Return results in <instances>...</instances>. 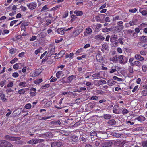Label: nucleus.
I'll return each instance as SVG.
<instances>
[{
    "instance_id": "nucleus-1",
    "label": "nucleus",
    "mask_w": 147,
    "mask_h": 147,
    "mask_svg": "<svg viewBox=\"0 0 147 147\" xmlns=\"http://www.w3.org/2000/svg\"><path fill=\"white\" fill-rule=\"evenodd\" d=\"M5 138L6 139L10 140L11 141H17L20 140L21 139L20 137H12L8 135L5 136Z\"/></svg>"
},
{
    "instance_id": "nucleus-2",
    "label": "nucleus",
    "mask_w": 147,
    "mask_h": 147,
    "mask_svg": "<svg viewBox=\"0 0 147 147\" xmlns=\"http://www.w3.org/2000/svg\"><path fill=\"white\" fill-rule=\"evenodd\" d=\"M27 6L30 9L33 10L37 6V4L36 3L32 2L29 4H27Z\"/></svg>"
},
{
    "instance_id": "nucleus-3",
    "label": "nucleus",
    "mask_w": 147,
    "mask_h": 147,
    "mask_svg": "<svg viewBox=\"0 0 147 147\" xmlns=\"http://www.w3.org/2000/svg\"><path fill=\"white\" fill-rule=\"evenodd\" d=\"M112 143L110 141L105 142L102 144L100 145V147H111Z\"/></svg>"
},
{
    "instance_id": "nucleus-4",
    "label": "nucleus",
    "mask_w": 147,
    "mask_h": 147,
    "mask_svg": "<svg viewBox=\"0 0 147 147\" xmlns=\"http://www.w3.org/2000/svg\"><path fill=\"white\" fill-rule=\"evenodd\" d=\"M97 60L100 63H102L104 60L103 58L101 56V53L99 51L96 56Z\"/></svg>"
},
{
    "instance_id": "nucleus-5",
    "label": "nucleus",
    "mask_w": 147,
    "mask_h": 147,
    "mask_svg": "<svg viewBox=\"0 0 147 147\" xmlns=\"http://www.w3.org/2000/svg\"><path fill=\"white\" fill-rule=\"evenodd\" d=\"M65 28H59L57 30V32L58 34L63 35L65 33Z\"/></svg>"
},
{
    "instance_id": "nucleus-6",
    "label": "nucleus",
    "mask_w": 147,
    "mask_h": 147,
    "mask_svg": "<svg viewBox=\"0 0 147 147\" xmlns=\"http://www.w3.org/2000/svg\"><path fill=\"white\" fill-rule=\"evenodd\" d=\"M117 38V36L115 34L112 35L110 38V41L111 42H114L116 41Z\"/></svg>"
},
{
    "instance_id": "nucleus-7",
    "label": "nucleus",
    "mask_w": 147,
    "mask_h": 147,
    "mask_svg": "<svg viewBox=\"0 0 147 147\" xmlns=\"http://www.w3.org/2000/svg\"><path fill=\"white\" fill-rule=\"evenodd\" d=\"M114 143L115 145L118 146L119 145L120 146H123L125 144L123 141L120 140H117L114 142Z\"/></svg>"
},
{
    "instance_id": "nucleus-8",
    "label": "nucleus",
    "mask_w": 147,
    "mask_h": 147,
    "mask_svg": "<svg viewBox=\"0 0 147 147\" xmlns=\"http://www.w3.org/2000/svg\"><path fill=\"white\" fill-rule=\"evenodd\" d=\"M123 57V55H121L118 56V61L119 60V63L121 64H123L124 63Z\"/></svg>"
},
{
    "instance_id": "nucleus-9",
    "label": "nucleus",
    "mask_w": 147,
    "mask_h": 147,
    "mask_svg": "<svg viewBox=\"0 0 147 147\" xmlns=\"http://www.w3.org/2000/svg\"><path fill=\"white\" fill-rule=\"evenodd\" d=\"M107 83L108 85L111 86L115 84L116 82L114 81L113 79H111L108 80Z\"/></svg>"
},
{
    "instance_id": "nucleus-10",
    "label": "nucleus",
    "mask_w": 147,
    "mask_h": 147,
    "mask_svg": "<svg viewBox=\"0 0 147 147\" xmlns=\"http://www.w3.org/2000/svg\"><path fill=\"white\" fill-rule=\"evenodd\" d=\"M112 16H107L106 17H104L103 18V19L106 22H111V18H112Z\"/></svg>"
},
{
    "instance_id": "nucleus-11",
    "label": "nucleus",
    "mask_w": 147,
    "mask_h": 147,
    "mask_svg": "<svg viewBox=\"0 0 147 147\" xmlns=\"http://www.w3.org/2000/svg\"><path fill=\"white\" fill-rule=\"evenodd\" d=\"M7 141L3 140L0 141V147H5Z\"/></svg>"
},
{
    "instance_id": "nucleus-12",
    "label": "nucleus",
    "mask_w": 147,
    "mask_h": 147,
    "mask_svg": "<svg viewBox=\"0 0 147 147\" xmlns=\"http://www.w3.org/2000/svg\"><path fill=\"white\" fill-rule=\"evenodd\" d=\"M28 144H29L32 145L35 144L37 143V139H32L27 142Z\"/></svg>"
},
{
    "instance_id": "nucleus-13",
    "label": "nucleus",
    "mask_w": 147,
    "mask_h": 147,
    "mask_svg": "<svg viewBox=\"0 0 147 147\" xmlns=\"http://www.w3.org/2000/svg\"><path fill=\"white\" fill-rule=\"evenodd\" d=\"M107 123L108 124L110 125H115L116 122L114 119H112L111 120H109L108 121Z\"/></svg>"
},
{
    "instance_id": "nucleus-14",
    "label": "nucleus",
    "mask_w": 147,
    "mask_h": 147,
    "mask_svg": "<svg viewBox=\"0 0 147 147\" xmlns=\"http://www.w3.org/2000/svg\"><path fill=\"white\" fill-rule=\"evenodd\" d=\"M140 40L142 42H145L147 41V36H144L140 37Z\"/></svg>"
},
{
    "instance_id": "nucleus-15",
    "label": "nucleus",
    "mask_w": 147,
    "mask_h": 147,
    "mask_svg": "<svg viewBox=\"0 0 147 147\" xmlns=\"http://www.w3.org/2000/svg\"><path fill=\"white\" fill-rule=\"evenodd\" d=\"M136 59L138 60L143 61L144 59V58L142 57L140 54H136L135 56Z\"/></svg>"
},
{
    "instance_id": "nucleus-16",
    "label": "nucleus",
    "mask_w": 147,
    "mask_h": 147,
    "mask_svg": "<svg viewBox=\"0 0 147 147\" xmlns=\"http://www.w3.org/2000/svg\"><path fill=\"white\" fill-rule=\"evenodd\" d=\"M28 90L29 89L28 88H26L25 89H21L18 91V92L19 94H24L25 93V92Z\"/></svg>"
},
{
    "instance_id": "nucleus-17",
    "label": "nucleus",
    "mask_w": 147,
    "mask_h": 147,
    "mask_svg": "<svg viewBox=\"0 0 147 147\" xmlns=\"http://www.w3.org/2000/svg\"><path fill=\"white\" fill-rule=\"evenodd\" d=\"M71 139L72 141L74 142H77L78 141V137L75 135L71 136Z\"/></svg>"
},
{
    "instance_id": "nucleus-18",
    "label": "nucleus",
    "mask_w": 147,
    "mask_h": 147,
    "mask_svg": "<svg viewBox=\"0 0 147 147\" xmlns=\"http://www.w3.org/2000/svg\"><path fill=\"white\" fill-rule=\"evenodd\" d=\"M88 107L90 109H92L94 108L95 105V102L89 103L87 105Z\"/></svg>"
},
{
    "instance_id": "nucleus-19",
    "label": "nucleus",
    "mask_w": 147,
    "mask_h": 147,
    "mask_svg": "<svg viewBox=\"0 0 147 147\" xmlns=\"http://www.w3.org/2000/svg\"><path fill=\"white\" fill-rule=\"evenodd\" d=\"M145 119V118L144 117L142 116H139L138 117L135 118V120H137L138 121H144Z\"/></svg>"
},
{
    "instance_id": "nucleus-20",
    "label": "nucleus",
    "mask_w": 147,
    "mask_h": 147,
    "mask_svg": "<svg viewBox=\"0 0 147 147\" xmlns=\"http://www.w3.org/2000/svg\"><path fill=\"white\" fill-rule=\"evenodd\" d=\"M5 95L2 93H0V97L1 99L2 100L3 102H5L7 100V99L5 98Z\"/></svg>"
},
{
    "instance_id": "nucleus-21",
    "label": "nucleus",
    "mask_w": 147,
    "mask_h": 147,
    "mask_svg": "<svg viewBox=\"0 0 147 147\" xmlns=\"http://www.w3.org/2000/svg\"><path fill=\"white\" fill-rule=\"evenodd\" d=\"M118 56L116 55L113 58H110V59L111 61L116 63L118 61Z\"/></svg>"
},
{
    "instance_id": "nucleus-22",
    "label": "nucleus",
    "mask_w": 147,
    "mask_h": 147,
    "mask_svg": "<svg viewBox=\"0 0 147 147\" xmlns=\"http://www.w3.org/2000/svg\"><path fill=\"white\" fill-rule=\"evenodd\" d=\"M74 13L77 16H81L83 14V12L81 11L76 10L74 12Z\"/></svg>"
},
{
    "instance_id": "nucleus-23",
    "label": "nucleus",
    "mask_w": 147,
    "mask_h": 147,
    "mask_svg": "<svg viewBox=\"0 0 147 147\" xmlns=\"http://www.w3.org/2000/svg\"><path fill=\"white\" fill-rule=\"evenodd\" d=\"M103 117L105 119H109L111 118L112 116L110 114H104Z\"/></svg>"
},
{
    "instance_id": "nucleus-24",
    "label": "nucleus",
    "mask_w": 147,
    "mask_h": 147,
    "mask_svg": "<svg viewBox=\"0 0 147 147\" xmlns=\"http://www.w3.org/2000/svg\"><path fill=\"white\" fill-rule=\"evenodd\" d=\"M36 131V129L34 128H31L30 129L29 131V135L31 136L33 135L34 134V133Z\"/></svg>"
},
{
    "instance_id": "nucleus-25",
    "label": "nucleus",
    "mask_w": 147,
    "mask_h": 147,
    "mask_svg": "<svg viewBox=\"0 0 147 147\" xmlns=\"http://www.w3.org/2000/svg\"><path fill=\"white\" fill-rule=\"evenodd\" d=\"M123 23L122 21H119L117 22V27H120L121 28H124V26H123Z\"/></svg>"
},
{
    "instance_id": "nucleus-26",
    "label": "nucleus",
    "mask_w": 147,
    "mask_h": 147,
    "mask_svg": "<svg viewBox=\"0 0 147 147\" xmlns=\"http://www.w3.org/2000/svg\"><path fill=\"white\" fill-rule=\"evenodd\" d=\"M65 51L64 50H62L58 54V55L59 58L62 57L65 53Z\"/></svg>"
},
{
    "instance_id": "nucleus-27",
    "label": "nucleus",
    "mask_w": 147,
    "mask_h": 147,
    "mask_svg": "<svg viewBox=\"0 0 147 147\" xmlns=\"http://www.w3.org/2000/svg\"><path fill=\"white\" fill-rule=\"evenodd\" d=\"M95 19L97 21H99L101 23H104V21L100 19V17L99 16H96L95 17Z\"/></svg>"
},
{
    "instance_id": "nucleus-28",
    "label": "nucleus",
    "mask_w": 147,
    "mask_h": 147,
    "mask_svg": "<svg viewBox=\"0 0 147 147\" xmlns=\"http://www.w3.org/2000/svg\"><path fill=\"white\" fill-rule=\"evenodd\" d=\"M134 65L137 66L139 67L142 65L141 63L138 61H136L134 62Z\"/></svg>"
},
{
    "instance_id": "nucleus-29",
    "label": "nucleus",
    "mask_w": 147,
    "mask_h": 147,
    "mask_svg": "<svg viewBox=\"0 0 147 147\" xmlns=\"http://www.w3.org/2000/svg\"><path fill=\"white\" fill-rule=\"evenodd\" d=\"M46 35V33L45 32H41L38 34V36L42 38L45 37Z\"/></svg>"
},
{
    "instance_id": "nucleus-30",
    "label": "nucleus",
    "mask_w": 147,
    "mask_h": 147,
    "mask_svg": "<svg viewBox=\"0 0 147 147\" xmlns=\"http://www.w3.org/2000/svg\"><path fill=\"white\" fill-rule=\"evenodd\" d=\"M79 140L84 143L86 141V138L84 137L83 136H81L80 137Z\"/></svg>"
},
{
    "instance_id": "nucleus-31",
    "label": "nucleus",
    "mask_w": 147,
    "mask_h": 147,
    "mask_svg": "<svg viewBox=\"0 0 147 147\" xmlns=\"http://www.w3.org/2000/svg\"><path fill=\"white\" fill-rule=\"evenodd\" d=\"M59 132L60 133L65 135H67L69 134L68 132L65 130H61Z\"/></svg>"
},
{
    "instance_id": "nucleus-32",
    "label": "nucleus",
    "mask_w": 147,
    "mask_h": 147,
    "mask_svg": "<svg viewBox=\"0 0 147 147\" xmlns=\"http://www.w3.org/2000/svg\"><path fill=\"white\" fill-rule=\"evenodd\" d=\"M78 30H75L73 32V36H76L78 35L79 34Z\"/></svg>"
},
{
    "instance_id": "nucleus-33",
    "label": "nucleus",
    "mask_w": 147,
    "mask_h": 147,
    "mask_svg": "<svg viewBox=\"0 0 147 147\" xmlns=\"http://www.w3.org/2000/svg\"><path fill=\"white\" fill-rule=\"evenodd\" d=\"M102 47L104 49L107 50L109 47L108 44L106 43H105L102 45Z\"/></svg>"
},
{
    "instance_id": "nucleus-34",
    "label": "nucleus",
    "mask_w": 147,
    "mask_h": 147,
    "mask_svg": "<svg viewBox=\"0 0 147 147\" xmlns=\"http://www.w3.org/2000/svg\"><path fill=\"white\" fill-rule=\"evenodd\" d=\"M95 38L96 39H97L98 38H99L101 40H103L105 39L104 37L99 35L96 36H95Z\"/></svg>"
},
{
    "instance_id": "nucleus-35",
    "label": "nucleus",
    "mask_w": 147,
    "mask_h": 147,
    "mask_svg": "<svg viewBox=\"0 0 147 147\" xmlns=\"http://www.w3.org/2000/svg\"><path fill=\"white\" fill-rule=\"evenodd\" d=\"M9 53L11 54L15 53L16 51V49H14V48H12L9 50Z\"/></svg>"
},
{
    "instance_id": "nucleus-36",
    "label": "nucleus",
    "mask_w": 147,
    "mask_h": 147,
    "mask_svg": "<svg viewBox=\"0 0 147 147\" xmlns=\"http://www.w3.org/2000/svg\"><path fill=\"white\" fill-rule=\"evenodd\" d=\"M101 142V141L99 140H98L96 141L95 142L94 144L96 146H98L99 145Z\"/></svg>"
},
{
    "instance_id": "nucleus-37",
    "label": "nucleus",
    "mask_w": 147,
    "mask_h": 147,
    "mask_svg": "<svg viewBox=\"0 0 147 147\" xmlns=\"http://www.w3.org/2000/svg\"><path fill=\"white\" fill-rule=\"evenodd\" d=\"M86 32L87 34H90L92 32V30L90 28H87L86 30Z\"/></svg>"
},
{
    "instance_id": "nucleus-38",
    "label": "nucleus",
    "mask_w": 147,
    "mask_h": 147,
    "mask_svg": "<svg viewBox=\"0 0 147 147\" xmlns=\"http://www.w3.org/2000/svg\"><path fill=\"white\" fill-rule=\"evenodd\" d=\"M113 78L114 80H117L118 81H122V79L119 78L115 76H113Z\"/></svg>"
},
{
    "instance_id": "nucleus-39",
    "label": "nucleus",
    "mask_w": 147,
    "mask_h": 147,
    "mask_svg": "<svg viewBox=\"0 0 147 147\" xmlns=\"http://www.w3.org/2000/svg\"><path fill=\"white\" fill-rule=\"evenodd\" d=\"M90 135L91 136H96L97 135V132L96 131L91 132L90 133Z\"/></svg>"
},
{
    "instance_id": "nucleus-40",
    "label": "nucleus",
    "mask_w": 147,
    "mask_h": 147,
    "mask_svg": "<svg viewBox=\"0 0 147 147\" xmlns=\"http://www.w3.org/2000/svg\"><path fill=\"white\" fill-rule=\"evenodd\" d=\"M142 146L143 147H147V141H143L142 142Z\"/></svg>"
},
{
    "instance_id": "nucleus-41",
    "label": "nucleus",
    "mask_w": 147,
    "mask_h": 147,
    "mask_svg": "<svg viewBox=\"0 0 147 147\" xmlns=\"http://www.w3.org/2000/svg\"><path fill=\"white\" fill-rule=\"evenodd\" d=\"M141 94L143 96H145L147 95V90H144L142 92Z\"/></svg>"
},
{
    "instance_id": "nucleus-42",
    "label": "nucleus",
    "mask_w": 147,
    "mask_h": 147,
    "mask_svg": "<svg viewBox=\"0 0 147 147\" xmlns=\"http://www.w3.org/2000/svg\"><path fill=\"white\" fill-rule=\"evenodd\" d=\"M62 72L60 71H59L56 74V76L57 78H59L60 75L62 74Z\"/></svg>"
},
{
    "instance_id": "nucleus-43",
    "label": "nucleus",
    "mask_w": 147,
    "mask_h": 147,
    "mask_svg": "<svg viewBox=\"0 0 147 147\" xmlns=\"http://www.w3.org/2000/svg\"><path fill=\"white\" fill-rule=\"evenodd\" d=\"M112 30V28H106L105 29H103L102 30H103V31L104 32H109V31H110L111 30Z\"/></svg>"
},
{
    "instance_id": "nucleus-44",
    "label": "nucleus",
    "mask_w": 147,
    "mask_h": 147,
    "mask_svg": "<svg viewBox=\"0 0 147 147\" xmlns=\"http://www.w3.org/2000/svg\"><path fill=\"white\" fill-rule=\"evenodd\" d=\"M123 40V38H120L118 39V41L117 42H116V43H117V42H119L121 45H122L123 43V41H122Z\"/></svg>"
},
{
    "instance_id": "nucleus-45",
    "label": "nucleus",
    "mask_w": 147,
    "mask_h": 147,
    "mask_svg": "<svg viewBox=\"0 0 147 147\" xmlns=\"http://www.w3.org/2000/svg\"><path fill=\"white\" fill-rule=\"evenodd\" d=\"M18 21V20H16L11 21L10 22V26H12L15 23H16Z\"/></svg>"
},
{
    "instance_id": "nucleus-46",
    "label": "nucleus",
    "mask_w": 147,
    "mask_h": 147,
    "mask_svg": "<svg viewBox=\"0 0 147 147\" xmlns=\"http://www.w3.org/2000/svg\"><path fill=\"white\" fill-rule=\"evenodd\" d=\"M74 75H72L68 77L67 79L69 80V82H70L74 78Z\"/></svg>"
},
{
    "instance_id": "nucleus-47",
    "label": "nucleus",
    "mask_w": 147,
    "mask_h": 147,
    "mask_svg": "<svg viewBox=\"0 0 147 147\" xmlns=\"http://www.w3.org/2000/svg\"><path fill=\"white\" fill-rule=\"evenodd\" d=\"M31 107V105L30 103H28L26 105L25 107L27 109H30Z\"/></svg>"
},
{
    "instance_id": "nucleus-48",
    "label": "nucleus",
    "mask_w": 147,
    "mask_h": 147,
    "mask_svg": "<svg viewBox=\"0 0 147 147\" xmlns=\"http://www.w3.org/2000/svg\"><path fill=\"white\" fill-rule=\"evenodd\" d=\"M51 147H57V142H52L51 143Z\"/></svg>"
},
{
    "instance_id": "nucleus-49",
    "label": "nucleus",
    "mask_w": 147,
    "mask_h": 147,
    "mask_svg": "<svg viewBox=\"0 0 147 147\" xmlns=\"http://www.w3.org/2000/svg\"><path fill=\"white\" fill-rule=\"evenodd\" d=\"M34 73L36 76H38L41 73V72H39L38 70H36L34 72Z\"/></svg>"
},
{
    "instance_id": "nucleus-50",
    "label": "nucleus",
    "mask_w": 147,
    "mask_h": 147,
    "mask_svg": "<svg viewBox=\"0 0 147 147\" xmlns=\"http://www.w3.org/2000/svg\"><path fill=\"white\" fill-rule=\"evenodd\" d=\"M49 51L51 53L52 55L54 53L55 51V49L52 47L51 49H49Z\"/></svg>"
},
{
    "instance_id": "nucleus-51",
    "label": "nucleus",
    "mask_w": 147,
    "mask_h": 147,
    "mask_svg": "<svg viewBox=\"0 0 147 147\" xmlns=\"http://www.w3.org/2000/svg\"><path fill=\"white\" fill-rule=\"evenodd\" d=\"M50 85L49 84H46L43 86H42V88L43 89H45L49 87Z\"/></svg>"
},
{
    "instance_id": "nucleus-52",
    "label": "nucleus",
    "mask_w": 147,
    "mask_h": 147,
    "mask_svg": "<svg viewBox=\"0 0 147 147\" xmlns=\"http://www.w3.org/2000/svg\"><path fill=\"white\" fill-rule=\"evenodd\" d=\"M13 85V82H11L9 83L7 85V86L8 87H12Z\"/></svg>"
},
{
    "instance_id": "nucleus-53",
    "label": "nucleus",
    "mask_w": 147,
    "mask_h": 147,
    "mask_svg": "<svg viewBox=\"0 0 147 147\" xmlns=\"http://www.w3.org/2000/svg\"><path fill=\"white\" fill-rule=\"evenodd\" d=\"M100 75V73L99 72L98 73L96 74H93L92 76V77L93 78H96L97 77H99V76Z\"/></svg>"
},
{
    "instance_id": "nucleus-54",
    "label": "nucleus",
    "mask_w": 147,
    "mask_h": 147,
    "mask_svg": "<svg viewBox=\"0 0 147 147\" xmlns=\"http://www.w3.org/2000/svg\"><path fill=\"white\" fill-rule=\"evenodd\" d=\"M68 11H66L65 12L64 14L63 15V16H62L63 18H65L68 16Z\"/></svg>"
},
{
    "instance_id": "nucleus-55",
    "label": "nucleus",
    "mask_w": 147,
    "mask_h": 147,
    "mask_svg": "<svg viewBox=\"0 0 147 147\" xmlns=\"http://www.w3.org/2000/svg\"><path fill=\"white\" fill-rule=\"evenodd\" d=\"M124 63L123 64L126 63L127 61L128 58L127 57H125L124 56L123 57Z\"/></svg>"
},
{
    "instance_id": "nucleus-56",
    "label": "nucleus",
    "mask_w": 147,
    "mask_h": 147,
    "mask_svg": "<svg viewBox=\"0 0 147 147\" xmlns=\"http://www.w3.org/2000/svg\"><path fill=\"white\" fill-rule=\"evenodd\" d=\"M137 9L136 8H135L132 9H129V12L133 13L136 12L137 11Z\"/></svg>"
},
{
    "instance_id": "nucleus-57",
    "label": "nucleus",
    "mask_w": 147,
    "mask_h": 147,
    "mask_svg": "<svg viewBox=\"0 0 147 147\" xmlns=\"http://www.w3.org/2000/svg\"><path fill=\"white\" fill-rule=\"evenodd\" d=\"M5 147H13V146L11 143L7 141V145Z\"/></svg>"
},
{
    "instance_id": "nucleus-58",
    "label": "nucleus",
    "mask_w": 147,
    "mask_h": 147,
    "mask_svg": "<svg viewBox=\"0 0 147 147\" xmlns=\"http://www.w3.org/2000/svg\"><path fill=\"white\" fill-rule=\"evenodd\" d=\"M18 60V59L17 58H15L14 59H13V60H12L11 61L10 63L12 64H14L16 61H17Z\"/></svg>"
},
{
    "instance_id": "nucleus-59",
    "label": "nucleus",
    "mask_w": 147,
    "mask_h": 147,
    "mask_svg": "<svg viewBox=\"0 0 147 147\" xmlns=\"http://www.w3.org/2000/svg\"><path fill=\"white\" fill-rule=\"evenodd\" d=\"M6 82V80L2 81L0 82V86L1 87L3 86L5 84V83Z\"/></svg>"
},
{
    "instance_id": "nucleus-60",
    "label": "nucleus",
    "mask_w": 147,
    "mask_h": 147,
    "mask_svg": "<svg viewBox=\"0 0 147 147\" xmlns=\"http://www.w3.org/2000/svg\"><path fill=\"white\" fill-rule=\"evenodd\" d=\"M48 9V8L47 7V6L45 5L43 7L42 9L41 10V11L42 12L43 11H45Z\"/></svg>"
},
{
    "instance_id": "nucleus-61",
    "label": "nucleus",
    "mask_w": 147,
    "mask_h": 147,
    "mask_svg": "<svg viewBox=\"0 0 147 147\" xmlns=\"http://www.w3.org/2000/svg\"><path fill=\"white\" fill-rule=\"evenodd\" d=\"M12 76L15 78H16L19 76V74L17 72H14L13 73Z\"/></svg>"
},
{
    "instance_id": "nucleus-62",
    "label": "nucleus",
    "mask_w": 147,
    "mask_h": 147,
    "mask_svg": "<svg viewBox=\"0 0 147 147\" xmlns=\"http://www.w3.org/2000/svg\"><path fill=\"white\" fill-rule=\"evenodd\" d=\"M13 68L15 69H18L19 66L17 63L16 64L14 65L13 66Z\"/></svg>"
},
{
    "instance_id": "nucleus-63",
    "label": "nucleus",
    "mask_w": 147,
    "mask_h": 147,
    "mask_svg": "<svg viewBox=\"0 0 147 147\" xmlns=\"http://www.w3.org/2000/svg\"><path fill=\"white\" fill-rule=\"evenodd\" d=\"M128 112V111L125 109H124L123 111V113L124 114H126Z\"/></svg>"
},
{
    "instance_id": "nucleus-64",
    "label": "nucleus",
    "mask_w": 147,
    "mask_h": 147,
    "mask_svg": "<svg viewBox=\"0 0 147 147\" xmlns=\"http://www.w3.org/2000/svg\"><path fill=\"white\" fill-rule=\"evenodd\" d=\"M147 69V67H146L144 65H143L142 67V69L144 72H146Z\"/></svg>"
}]
</instances>
